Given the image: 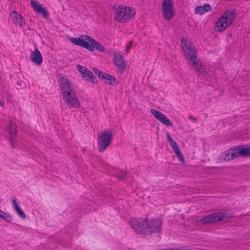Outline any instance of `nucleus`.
<instances>
[{"instance_id":"obj_5","label":"nucleus","mask_w":250,"mask_h":250,"mask_svg":"<svg viewBox=\"0 0 250 250\" xmlns=\"http://www.w3.org/2000/svg\"><path fill=\"white\" fill-rule=\"evenodd\" d=\"M112 139L113 132L110 130H105L99 134L97 138L99 152H104L111 144Z\"/></svg>"},{"instance_id":"obj_15","label":"nucleus","mask_w":250,"mask_h":250,"mask_svg":"<svg viewBox=\"0 0 250 250\" xmlns=\"http://www.w3.org/2000/svg\"><path fill=\"white\" fill-rule=\"evenodd\" d=\"M113 62L115 65L120 69L121 72L125 71L126 68L125 60H123V55L119 52L114 53Z\"/></svg>"},{"instance_id":"obj_21","label":"nucleus","mask_w":250,"mask_h":250,"mask_svg":"<svg viewBox=\"0 0 250 250\" xmlns=\"http://www.w3.org/2000/svg\"><path fill=\"white\" fill-rule=\"evenodd\" d=\"M10 16L13 19V21L16 24H19L21 27L25 24L24 18L16 11H13L11 14Z\"/></svg>"},{"instance_id":"obj_22","label":"nucleus","mask_w":250,"mask_h":250,"mask_svg":"<svg viewBox=\"0 0 250 250\" xmlns=\"http://www.w3.org/2000/svg\"><path fill=\"white\" fill-rule=\"evenodd\" d=\"M212 10L211 5L208 3L205 4L203 6H197L195 8V13L199 15H203L206 12H208Z\"/></svg>"},{"instance_id":"obj_20","label":"nucleus","mask_w":250,"mask_h":250,"mask_svg":"<svg viewBox=\"0 0 250 250\" xmlns=\"http://www.w3.org/2000/svg\"><path fill=\"white\" fill-rule=\"evenodd\" d=\"M234 151L233 147L230 148L228 150L225 152L224 153L222 154L220 157L218 158V160L219 162H222L223 161H229L232 159L236 158V156H233V153Z\"/></svg>"},{"instance_id":"obj_23","label":"nucleus","mask_w":250,"mask_h":250,"mask_svg":"<svg viewBox=\"0 0 250 250\" xmlns=\"http://www.w3.org/2000/svg\"><path fill=\"white\" fill-rule=\"evenodd\" d=\"M126 22L133 19L136 14L135 9L132 7H125Z\"/></svg>"},{"instance_id":"obj_25","label":"nucleus","mask_w":250,"mask_h":250,"mask_svg":"<svg viewBox=\"0 0 250 250\" xmlns=\"http://www.w3.org/2000/svg\"><path fill=\"white\" fill-rule=\"evenodd\" d=\"M176 156L177 157L179 161L182 164H185V158L180 149V148L176 150L175 151H173Z\"/></svg>"},{"instance_id":"obj_9","label":"nucleus","mask_w":250,"mask_h":250,"mask_svg":"<svg viewBox=\"0 0 250 250\" xmlns=\"http://www.w3.org/2000/svg\"><path fill=\"white\" fill-rule=\"evenodd\" d=\"M77 69L80 74V75L85 79L87 81L92 83L97 84L98 82L96 77L93 73L87 68L80 64L77 65Z\"/></svg>"},{"instance_id":"obj_2","label":"nucleus","mask_w":250,"mask_h":250,"mask_svg":"<svg viewBox=\"0 0 250 250\" xmlns=\"http://www.w3.org/2000/svg\"><path fill=\"white\" fill-rule=\"evenodd\" d=\"M69 40L74 44L82 47L91 52H93L95 49L101 52L105 51L104 47L101 43L88 35H82L78 38L70 37Z\"/></svg>"},{"instance_id":"obj_36","label":"nucleus","mask_w":250,"mask_h":250,"mask_svg":"<svg viewBox=\"0 0 250 250\" xmlns=\"http://www.w3.org/2000/svg\"><path fill=\"white\" fill-rule=\"evenodd\" d=\"M126 51H127L128 50V48H126Z\"/></svg>"},{"instance_id":"obj_27","label":"nucleus","mask_w":250,"mask_h":250,"mask_svg":"<svg viewBox=\"0 0 250 250\" xmlns=\"http://www.w3.org/2000/svg\"><path fill=\"white\" fill-rule=\"evenodd\" d=\"M15 212L17 214V215L20 217L22 219H25L26 218V215L24 212V211L21 209V208H19L17 210H15Z\"/></svg>"},{"instance_id":"obj_10","label":"nucleus","mask_w":250,"mask_h":250,"mask_svg":"<svg viewBox=\"0 0 250 250\" xmlns=\"http://www.w3.org/2000/svg\"><path fill=\"white\" fill-rule=\"evenodd\" d=\"M162 223V220L159 218L151 220L147 219L146 225L148 230V234L160 231L161 229Z\"/></svg>"},{"instance_id":"obj_4","label":"nucleus","mask_w":250,"mask_h":250,"mask_svg":"<svg viewBox=\"0 0 250 250\" xmlns=\"http://www.w3.org/2000/svg\"><path fill=\"white\" fill-rule=\"evenodd\" d=\"M236 16L235 9L226 10L224 14L221 16L216 21L215 30L217 32L224 31L227 27L231 25L235 20Z\"/></svg>"},{"instance_id":"obj_3","label":"nucleus","mask_w":250,"mask_h":250,"mask_svg":"<svg viewBox=\"0 0 250 250\" xmlns=\"http://www.w3.org/2000/svg\"><path fill=\"white\" fill-rule=\"evenodd\" d=\"M235 216L233 213L218 211L204 216L200 220V223L203 225L230 223Z\"/></svg>"},{"instance_id":"obj_34","label":"nucleus","mask_w":250,"mask_h":250,"mask_svg":"<svg viewBox=\"0 0 250 250\" xmlns=\"http://www.w3.org/2000/svg\"><path fill=\"white\" fill-rule=\"evenodd\" d=\"M163 250H178V249L176 248H171V249H165Z\"/></svg>"},{"instance_id":"obj_29","label":"nucleus","mask_w":250,"mask_h":250,"mask_svg":"<svg viewBox=\"0 0 250 250\" xmlns=\"http://www.w3.org/2000/svg\"><path fill=\"white\" fill-rule=\"evenodd\" d=\"M93 71L95 73V74L97 76V77L100 79L101 77V76L104 73V72L98 69L96 67H93L92 68Z\"/></svg>"},{"instance_id":"obj_32","label":"nucleus","mask_w":250,"mask_h":250,"mask_svg":"<svg viewBox=\"0 0 250 250\" xmlns=\"http://www.w3.org/2000/svg\"><path fill=\"white\" fill-rule=\"evenodd\" d=\"M189 119H190L191 120L194 121V122H197V119L195 117H193V116L189 115L188 116Z\"/></svg>"},{"instance_id":"obj_6","label":"nucleus","mask_w":250,"mask_h":250,"mask_svg":"<svg viewBox=\"0 0 250 250\" xmlns=\"http://www.w3.org/2000/svg\"><path fill=\"white\" fill-rule=\"evenodd\" d=\"M147 218H132L130 221L131 227L134 229L135 232L139 234L148 235V230L146 228V221Z\"/></svg>"},{"instance_id":"obj_35","label":"nucleus","mask_w":250,"mask_h":250,"mask_svg":"<svg viewBox=\"0 0 250 250\" xmlns=\"http://www.w3.org/2000/svg\"><path fill=\"white\" fill-rule=\"evenodd\" d=\"M128 44H130V47H131L132 46V41L129 42Z\"/></svg>"},{"instance_id":"obj_7","label":"nucleus","mask_w":250,"mask_h":250,"mask_svg":"<svg viewBox=\"0 0 250 250\" xmlns=\"http://www.w3.org/2000/svg\"><path fill=\"white\" fill-rule=\"evenodd\" d=\"M162 10L164 19L167 21H170L175 14L173 1L172 0H163L162 4Z\"/></svg>"},{"instance_id":"obj_31","label":"nucleus","mask_w":250,"mask_h":250,"mask_svg":"<svg viewBox=\"0 0 250 250\" xmlns=\"http://www.w3.org/2000/svg\"><path fill=\"white\" fill-rule=\"evenodd\" d=\"M167 141L168 142H169V144H170L171 143H173V142H174L175 141L172 138V137L170 136V134H169V133H167Z\"/></svg>"},{"instance_id":"obj_26","label":"nucleus","mask_w":250,"mask_h":250,"mask_svg":"<svg viewBox=\"0 0 250 250\" xmlns=\"http://www.w3.org/2000/svg\"><path fill=\"white\" fill-rule=\"evenodd\" d=\"M126 175L127 173L126 172L121 171L115 176V177L121 181H125L126 179Z\"/></svg>"},{"instance_id":"obj_17","label":"nucleus","mask_w":250,"mask_h":250,"mask_svg":"<svg viewBox=\"0 0 250 250\" xmlns=\"http://www.w3.org/2000/svg\"><path fill=\"white\" fill-rule=\"evenodd\" d=\"M115 18L119 21L122 22H125V9L123 5H120L117 8L114 10Z\"/></svg>"},{"instance_id":"obj_33","label":"nucleus","mask_w":250,"mask_h":250,"mask_svg":"<svg viewBox=\"0 0 250 250\" xmlns=\"http://www.w3.org/2000/svg\"><path fill=\"white\" fill-rule=\"evenodd\" d=\"M4 105V102L0 99V106H3Z\"/></svg>"},{"instance_id":"obj_11","label":"nucleus","mask_w":250,"mask_h":250,"mask_svg":"<svg viewBox=\"0 0 250 250\" xmlns=\"http://www.w3.org/2000/svg\"><path fill=\"white\" fill-rule=\"evenodd\" d=\"M233 148L234 151L233 156H235L236 158H247L250 156V145H243L234 146Z\"/></svg>"},{"instance_id":"obj_28","label":"nucleus","mask_w":250,"mask_h":250,"mask_svg":"<svg viewBox=\"0 0 250 250\" xmlns=\"http://www.w3.org/2000/svg\"><path fill=\"white\" fill-rule=\"evenodd\" d=\"M11 202H12V206H13V207L15 211L16 210H17L19 208H20V207L18 202L17 201V199L15 197H13V199L12 200Z\"/></svg>"},{"instance_id":"obj_1","label":"nucleus","mask_w":250,"mask_h":250,"mask_svg":"<svg viewBox=\"0 0 250 250\" xmlns=\"http://www.w3.org/2000/svg\"><path fill=\"white\" fill-rule=\"evenodd\" d=\"M59 81L61 94L64 103L71 107L79 108L80 103L75 92L72 88L71 82L62 76L59 78Z\"/></svg>"},{"instance_id":"obj_12","label":"nucleus","mask_w":250,"mask_h":250,"mask_svg":"<svg viewBox=\"0 0 250 250\" xmlns=\"http://www.w3.org/2000/svg\"><path fill=\"white\" fill-rule=\"evenodd\" d=\"M150 113L155 118L166 126H172V122L160 111L154 109L150 110Z\"/></svg>"},{"instance_id":"obj_13","label":"nucleus","mask_w":250,"mask_h":250,"mask_svg":"<svg viewBox=\"0 0 250 250\" xmlns=\"http://www.w3.org/2000/svg\"><path fill=\"white\" fill-rule=\"evenodd\" d=\"M30 5L34 11L38 14H41L45 19H48L49 14L46 8L39 4L35 0H31Z\"/></svg>"},{"instance_id":"obj_19","label":"nucleus","mask_w":250,"mask_h":250,"mask_svg":"<svg viewBox=\"0 0 250 250\" xmlns=\"http://www.w3.org/2000/svg\"><path fill=\"white\" fill-rule=\"evenodd\" d=\"M17 125H13L11 121H9L7 125V129L11 137L9 139V141L11 143V146L15 147L14 141L16 140V136L17 135Z\"/></svg>"},{"instance_id":"obj_8","label":"nucleus","mask_w":250,"mask_h":250,"mask_svg":"<svg viewBox=\"0 0 250 250\" xmlns=\"http://www.w3.org/2000/svg\"><path fill=\"white\" fill-rule=\"evenodd\" d=\"M181 45L184 51L185 55L189 59L190 61H192L193 59H196L197 57V51L195 48L192 47L191 44L189 43L187 38H182L181 40Z\"/></svg>"},{"instance_id":"obj_24","label":"nucleus","mask_w":250,"mask_h":250,"mask_svg":"<svg viewBox=\"0 0 250 250\" xmlns=\"http://www.w3.org/2000/svg\"><path fill=\"white\" fill-rule=\"evenodd\" d=\"M0 218L7 223H10L12 220V216L8 213L0 209Z\"/></svg>"},{"instance_id":"obj_14","label":"nucleus","mask_w":250,"mask_h":250,"mask_svg":"<svg viewBox=\"0 0 250 250\" xmlns=\"http://www.w3.org/2000/svg\"><path fill=\"white\" fill-rule=\"evenodd\" d=\"M191 62V66L199 74L205 76L208 74V71L207 69V66L205 65H203L202 62L199 60H195V59H193Z\"/></svg>"},{"instance_id":"obj_30","label":"nucleus","mask_w":250,"mask_h":250,"mask_svg":"<svg viewBox=\"0 0 250 250\" xmlns=\"http://www.w3.org/2000/svg\"><path fill=\"white\" fill-rule=\"evenodd\" d=\"M172 150L173 151L179 148V147L177 144V143L174 141L173 143L170 144Z\"/></svg>"},{"instance_id":"obj_18","label":"nucleus","mask_w":250,"mask_h":250,"mask_svg":"<svg viewBox=\"0 0 250 250\" xmlns=\"http://www.w3.org/2000/svg\"><path fill=\"white\" fill-rule=\"evenodd\" d=\"M104 83L110 84L113 86L117 85L119 83V81L113 76L108 73L104 72L100 78Z\"/></svg>"},{"instance_id":"obj_16","label":"nucleus","mask_w":250,"mask_h":250,"mask_svg":"<svg viewBox=\"0 0 250 250\" xmlns=\"http://www.w3.org/2000/svg\"><path fill=\"white\" fill-rule=\"evenodd\" d=\"M30 59L31 62L38 66L41 65L42 64L43 61L42 56L37 47L35 49L34 51L31 52L30 55Z\"/></svg>"}]
</instances>
